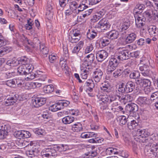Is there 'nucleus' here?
Listing matches in <instances>:
<instances>
[{"label":"nucleus","mask_w":158,"mask_h":158,"mask_svg":"<svg viewBox=\"0 0 158 158\" xmlns=\"http://www.w3.org/2000/svg\"><path fill=\"white\" fill-rule=\"evenodd\" d=\"M117 120L118 121H119L120 125L122 126L125 124L127 121V117L124 115L119 116L117 118Z\"/></svg>","instance_id":"37"},{"label":"nucleus","mask_w":158,"mask_h":158,"mask_svg":"<svg viewBox=\"0 0 158 158\" xmlns=\"http://www.w3.org/2000/svg\"><path fill=\"white\" fill-rule=\"evenodd\" d=\"M157 99H158V91L154 92L151 94L150 100L151 103L152 101L156 102Z\"/></svg>","instance_id":"47"},{"label":"nucleus","mask_w":158,"mask_h":158,"mask_svg":"<svg viewBox=\"0 0 158 158\" xmlns=\"http://www.w3.org/2000/svg\"><path fill=\"white\" fill-rule=\"evenodd\" d=\"M148 31L149 35L152 36H155L158 35V28L155 26H150Z\"/></svg>","instance_id":"18"},{"label":"nucleus","mask_w":158,"mask_h":158,"mask_svg":"<svg viewBox=\"0 0 158 158\" xmlns=\"http://www.w3.org/2000/svg\"><path fill=\"white\" fill-rule=\"evenodd\" d=\"M94 47L92 44H89L85 49V54L91 52L93 49Z\"/></svg>","instance_id":"57"},{"label":"nucleus","mask_w":158,"mask_h":158,"mask_svg":"<svg viewBox=\"0 0 158 158\" xmlns=\"http://www.w3.org/2000/svg\"><path fill=\"white\" fill-rule=\"evenodd\" d=\"M6 85L10 87H15V79L8 80L6 82Z\"/></svg>","instance_id":"48"},{"label":"nucleus","mask_w":158,"mask_h":158,"mask_svg":"<svg viewBox=\"0 0 158 158\" xmlns=\"http://www.w3.org/2000/svg\"><path fill=\"white\" fill-rule=\"evenodd\" d=\"M109 102L110 103L116 101L117 100L118 101H121V96L119 94H117L114 95H111L109 96Z\"/></svg>","instance_id":"36"},{"label":"nucleus","mask_w":158,"mask_h":158,"mask_svg":"<svg viewBox=\"0 0 158 158\" xmlns=\"http://www.w3.org/2000/svg\"><path fill=\"white\" fill-rule=\"evenodd\" d=\"M134 17L135 19V20L142 21V22H145L146 19L144 16L143 15L141 14L138 12H136L134 14Z\"/></svg>","instance_id":"31"},{"label":"nucleus","mask_w":158,"mask_h":158,"mask_svg":"<svg viewBox=\"0 0 158 158\" xmlns=\"http://www.w3.org/2000/svg\"><path fill=\"white\" fill-rule=\"evenodd\" d=\"M86 66H83L82 65L81 66V76L83 79H86L88 75L90 73L92 68Z\"/></svg>","instance_id":"10"},{"label":"nucleus","mask_w":158,"mask_h":158,"mask_svg":"<svg viewBox=\"0 0 158 158\" xmlns=\"http://www.w3.org/2000/svg\"><path fill=\"white\" fill-rule=\"evenodd\" d=\"M7 126L4 125L1 127L0 129V139H3L6 137L8 132Z\"/></svg>","instance_id":"17"},{"label":"nucleus","mask_w":158,"mask_h":158,"mask_svg":"<svg viewBox=\"0 0 158 158\" xmlns=\"http://www.w3.org/2000/svg\"><path fill=\"white\" fill-rule=\"evenodd\" d=\"M102 10L97 12L95 13V15L93 16V18L95 21H98L104 15L105 13L103 10Z\"/></svg>","instance_id":"30"},{"label":"nucleus","mask_w":158,"mask_h":158,"mask_svg":"<svg viewBox=\"0 0 158 158\" xmlns=\"http://www.w3.org/2000/svg\"><path fill=\"white\" fill-rule=\"evenodd\" d=\"M54 90V87L52 85H49L44 86L43 88V91L45 93L49 94L52 92Z\"/></svg>","instance_id":"32"},{"label":"nucleus","mask_w":158,"mask_h":158,"mask_svg":"<svg viewBox=\"0 0 158 158\" xmlns=\"http://www.w3.org/2000/svg\"><path fill=\"white\" fill-rule=\"evenodd\" d=\"M156 136L155 134L152 135L147 139V140L149 142L150 148L148 151V152H151L154 156V153L158 151V141L156 142Z\"/></svg>","instance_id":"3"},{"label":"nucleus","mask_w":158,"mask_h":158,"mask_svg":"<svg viewBox=\"0 0 158 158\" xmlns=\"http://www.w3.org/2000/svg\"><path fill=\"white\" fill-rule=\"evenodd\" d=\"M36 80L44 81L47 79V76L44 74H39L36 73Z\"/></svg>","instance_id":"44"},{"label":"nucleus","mask_w":158,"mask_h":158,"mask_svg":"<svg viewBox=\"0 0 158 158\" xmlns=\"http://www.w3.org/2000/svg\"><path fill=\"white\" fill-rule=\"evenodd\" d=\"M116 55L120 61L127 60L130 57V52L127 50H119L118 55Z\"/></svg>","instance_id":"7"},{"label":"nucleus","mask_w":158,"mask_h":158,"mask_svg":"<svg viewBox=\"0 0 158 158\" xmlns=\"http://www.w3.org/2000/svg\"><path fill=\"white\" fill-rule=\"evenodd\" d=\"M95 59L94 54L91 53L85 57L84 61L81 65L83 66H86L92 68L91 64Z\"/></svg>","instance_id":"6"},{"label":"nucleus","mask_w":158,"mask_h":158,"mask_svg":"<svg viewBox=\"0 0 158 158\" xmlns=\"http://www.w3.org/2000/svg\"><path fill=\"white\" fill-rule=\"evenodd\" d=\"M98 41L99 46L101 48L105 47L110 43L109 40L103 38L100 39Z\"/></svg>","instance_id":"28"},{"label":"nucleus","mask_w":158,"mask_h":158,"mask_svg":"<svg viewBox=\"0 0 158 158\" xmlns=\"http://www.w3.org/2000/svg\"><path fill=\"white\" fill-rule=\"evenodd\" d=\"M74 118L71 116H67L63 118L62 119L63 123L65 124H70L74 120Z\"/></svg>","instance_id":"26"},{"label":"nucleus","mask_w":158,"mask_h":158,"mask_svg":"<svg viewBox=\"0 0 158 158\" xmlns=\"http://www.w3.org/2000/svg\"><path fill=\"white\" fill-rule=\"evenodd\" d=\"M29 59L25 56L21 57L19 61V63L22 65H27L29 63Z\"/></svg>","instance_id":"41"},{"label":"nucleus","mask_w":158,"mask_h":158,"mask_svg":"<svg viewBox=\"0 0 158 158\" xmlns=\"http://www.w3.org/2000/svg\"><path fill=\"white\" fill-rule=\"evenodd\" d=\"M15 86L16 85L18 86H20L23 85L24 83V81L22 79L20 78H16L15 79Z\"/></svg>","instance_id":"46"},{"label":"nucleus","mask_w":158,"mask_h":158,"mask_svg":"<svg viewBox=\"0 0 158 158\" xmlns=\"http://www.w3.org/2000/svg\"><path fill=\"white\" fill-rule=\"evenodd\" d=\"M81 49L78 47L75 46L74 47L72 50V53L73 54L77 55L78 56H81L82 54V53L80 51Z\"/></svg>","instance_id":"42"},{"label":"nucleus","mask_w":158,"mask_h":158,"mask_svg":"<svg viewBox=\"0 0 158 158\" xmlns=\"http://www.w3.org/2000/svg\"><path fill=\"white\" fill-rule=\"evenodd\" d=\"M57 106L59 110L63 109L64 107H67L69 104L70 102L69 101L63 100L59 101L56 103Z\"/></svg>","instance_id":"22"},{"label":"nucleus","mask_w":158,"mask_h":158,"mask_svg":"<svg viewBox=\"0 0 158 158\" xmlns=\"http://www.w3.org/2000/svg\"><path fill=\"white\" fill-rule=\"evenodd\" d=\"M25 65H21L15 71L20 75H25L27 73Z\"/></svg>","instance_id":"29"},{"label":"nucleus","mask_w":158,"mask_h":158,"mask_svg":"<svg viewBox=\"0 0 158 158\" xmlns=\"http://www.w3.org/2000/svg\"><path fill=\"white\" fill-rule=\"evenodd\" d=\"M46 99L44 98H37L32 100L33 105L35 107L40 106L46 103Z\"/></svg>","instance_id":"9"},{"label":"nucleus","mask_w":158,"mask_h":158,"mask_svg":"<svg viewBox=\"0 0 158 158\" xmlns=\"http://www.w3.org/2000/svg\"><path fill=\"white\" fill-rule=\"evenodd\" d=\"M110 27V25L108 21L105 18L101 19L99 22L95 26L94 28L102 30H106Z\"/></svg>","instance_id":"5"},{"label":"nucleus","mask_w":158,"mask_h":158,"mask_svg":"<svg viewBox=\"0 0 158 158\" xmlns=\"http://www.w3.org/2000/svg\"><path fill=\"white\" fill-rule=\"evenodd\" d=\"M64 144H61L60 146L55 147L53 146H49L47 148H44L41 152L42 158H49L52 156L55 157L57 155V150L58 148H60L61 150L64 151L66 149L64 148Z\"/></svg>","instance_id":"1"},{"label":"nucleus","mask_w":158,"mask_h":158,"mask_svg":"<svg viewBox=\"0 0 158 158\" xmlns=\"http://www.w3.org/2000/svg\"><path fill=\"white\" fill-rule=\"evenodd\" d=\"M53 6H52L51 4H48L46 8L47 10L46 14H48L51 16H52L53 15Z\"/></svg>","instance_id":"39"},{"label":"nucleus","mask_w":158,"mask_h":158,"mask_svg":"<svg viewBox=\"0 0 158 158\" xmlns=\"http://www.w3.org/2000/svg\"><path fill=\"white\" fill-rule=\"evenodd\" d=\"M23 130L17 131L15 133L16 137L19 139L23 138Z\"/></svg>","instance_id":"64"},{"label":"nucleus","mask_w":158,"mask_h":158,"mask_svg":"<svg viewBox=\"0 0 158 158\" xmlns=\"http://www.w3.org/2000/svg\"><path fill=\"white\" fill-rule=\"evenodd\" d=\"M138 125V122H136L135 120H133L130 123H127V127L130 130H132L135 128Z\"/></svg>","instance_id":"38"},{"label":"nucleus","mask_w":158,"mask_h":158,"mask_svg":"<svg viewBox=\"0 0 158 158\" xmlns=\"http://www.w3.org/2000/svg\"><path fill=\"white\" fill-rule=\"evenodd\" d=\"M134 99L132 95L127 94L123 96L121 98V101L122 102L126 104L128 102H132Z\"/></svg>","instance_id":"20"},{"label":"nucleus","mask_w":158,"mask_h":158,"mask_svg":"<svg viewBox=\"0 0 158 158\" xmlns=\"http://www.w3.org/2000/svg\"><path fill=\"white\" fill-rule=\"evenodd\" d=\"M36 73H34L31 72L27 73L25 75V80L27 81H30L36 78Z\"/></svg>","instance_id":"33"},{"label":"nucleus","mask_w":158,"mask_h":158,"mask_svg":"<svg viewBox=\"0 0 158 158\" xmlns=\"http://www.w3.org/2000/svg\"><path fill=\"white\" fill-rule=\"evenodd\" d=\"M18 95L16 94H14L11 95L7 96L5 103L7 106L11 105L16 102L17 100Z\"/></svg>","instance_id":"11"},{"label":"nucleus","mask_w":158,"mask_h":158,"mask_svg":"<svg viewBox=\"0 0 158 158\" xmlns=\"http://www.w3.org/2000/svg\"><path fill=\"white\" fill-rule=\"evenodd\" d=\"M58 57L54 54H52L49 56V60L51 63H53L57 59Z\"/></svg>","instance_id":"55"},{"label":"nucleus","mask_w":158,"mask_h":158,"mask_svg":"<svg viewBox=\"0 0 158 158\" xmlns=\"http://www.w3.org/2000/svg\"><path fill=\"white\" fill-rule=\"evenodd\" d=\"M68 38L69 41L73 43L78 42L80 39V38L71 35V33H69Z\"/></svg>","instance_id":"35"},{"label":"nucleus","mask_w":158,"mask_h":158,"mask_svg":"<svg viewBox=\"0 0 158 158\" xmlns=\"http://www.w3.org/2000/svg\"><path fill=\"white\" fill-rule=\"evenodd\" d=\"M119 35L118 32L115 30H111L106 33L108 38L111 40L117 39Z\"/></svg>","instance_id":"15"},{"label":"nucleus","mask_w":158,"mask_h":158,"mask_svg":"<svg viewBox=\"0 0 158 158\" xmlns=\"http://www.w3.org/2000/svg\"><path fill=\"white\" fill-rule=\"evenodd\" d=\"M136 37V35L134 33L128 34L126 39V42L128 44L132 43L135 40Z\"/></svg>","instance_id":"24"},{"label":"nucleus","mask_w":158,"mask_h":158,"mask_svg":"<svg viewBox=\"0 0 158 158\" xmlns=\"http://www.w3.org/2000/svg\"><path fill=\"white\" fill-rule=\"evenodd\" d=\"M38 152V149L36 147H33L31 149L26 152V154L28 157L32 158L37 155Z\"/></svg>","instance_id":"19"},{"label":"nucleus","mask_w":158,"mask_h":158,"mask_svg":"<svg viewBox=\"0 0 158 158\" xmlns=\"http://www.w3.org/2000/svg\"><path fill=\"white\" fill-rule=\"evenodd\" d=\"M49 110L52 112H55L59 110L56 103L50 106Z\"/></svg>","instance_id":"62"},{"label":"nucleus","mask_w":158,"mask_h":158,"mask_svg":"<svg viewBox=\"0 0 158 158\" xmlns=\"http://www.w3.org/2000/svg\"><path fill=\"white\" fill-rule=\"evenodd\" d=\"M40 48L41 52L44 55V56L46 57L49 52L48 48L46 47L44 44H42L40 45Z\"/></svg>","instance_id":"27"},{"label":"nucleus","mask_w":158,"mask_h":158,"mask_svg":"<svg viewBox=\"0 0 158 158\" xmlns=\"http://www.w3.org/2000/svg\"><path fill=\"white\" fill-rule=\"evenodd\" d=\"M135 82L137 85H139L140 87H150L151 84L150 80L147 79H139L135 80Z\"/></svg>","instance_id":"14"},{"label":"nucleus","mask_w":158,"mask_h":158,"mask_svg":"<svg viewBox=\"0 0 158 158\" xmlns=\"http://www.w3.org/2000/svg\"><path fill=\"white\" fill-rule=\"evenodd\" d=\"M130 26V23L129 22H125L123 23L121 26V28L122 31H125Z\"/></svg>","instance_id":"49"},{"label":"nucleus","mask_w":158,"mask_h":158,"mask_svg":"<svg viewBox=\"0 0 158 158\" xmlns=\"http://www.w3.org/2000/svg\"><path fill=\"white\" fill-rule=\"evenodd\" d=\"M30 85L32 86V88H35L40 87L41 86L42 83L40 82H31L30 84Z\"/></svg>","instance_id":"60"},{"label":"nucleus","mask_w":158,"mask_h":158,"mask_svg":"<svg viewBox=\"0 0 158 158\" xmlns=\"http://www.w3.org/2000/svg\"><path fill=\"white\" fill-rule=\"evenodd\" d=\"M135 23L136 27L138 28H142L145 24V22H142L139 20H135Z\"/></svg>","instance_id":"52"},{"label":"nucleus","mask_w":158,"mask_h":158,"mask_svg":"<svg viewBox=\"0 0 158 158\" xmlns=\"http://www.w3.org/2000/svg\"><path fill=\"white\" fill-rule=\"evenodd\" d=\"M138 109L137 105L135 103L128 104L126 106L127 111L131 113H134L136 112L138 110Z\"/></svg>","instance_id":"16"},{"label":"nucleus","mask_w":158,"mask_h":158,"mask_svg":"<svg viewBox=\"0 0 158 158\" xmlns=\"http://www.w3.org/2000/svg\"><path fill=\"white\" fill-rule=\"evenodd\" d=\"M71 129L74 132L81 131L83 130L82 125L80 123H77L72 126Z\"/></svg>","instance_id":"23"},{"label":"nucleus","mask_w":158,"mask_h":158,"mask_svg":"<svg viewBox=\"0 0 158 158\" xmlns=\"http://www.w3.org/2000/svg\"><path fill=\"white\" fill-rule=\"evenodd\" d=\"M100 88L102 90L108 92L109 91L110 86L109 83L107 82H104L102 84Z\"/></svg>","instance_id":"34"},{"label":"nucleus","mask_w":158,"mask_h":158,"mask_svg":"<svg viewBox=\"0 0 158 158\" xmlns=\"http://www.w3.org/2000/svg\"><path fill=\"white\" fill-rule=\"evenodd\" d=\"M137 132L142 138L146 137L149 136H149L150 137L153 134H151L150 133L148 132V130L145 129L138 130L137 131Z\"/></svg>","instance_id":"25"},{"label":"nucleus","mask_w":158,"mask_h":158,"mask_svg":"<svg viewBox=\"0 0 158 158\" xmlns=\"http://www.w3.org/2000/svg\"><path fill=\"white\" fill-rule=\"evenodd\" d=\"M122 73V71L121 69H117L114 71L113 73V76L115 78L118 77L120 76Z\"/></svg>","instance_id":"51"},{"label":"nucleus","mask_w":158,"mask_h":158,"mask_svg":"<svg viewBox=\"0 0 158 158\" xmlns=\"http://www.w3.org/2000/svg\"><path fill=\"white\" fill-rule=\"evenodd\" d=\"M124 86V84L122 83L119 85L118 90L122 93H129L132 92L135 89V84L134 82L131 81H128Z\"/></svg>","instance_id":"2"},{"label":"nucleus","mask_w":158,"mask_h":158,"mask_svg":"<svg viewBox=\"0 0 158 158\" xmlns=\"http://www.w3.org/2000/svg\"><path fill=\"white\" fill-rule=\"evenodd\" d=\"M78 4L75 1H73L70 2L69 5L70 9L73 11V10H76L78 7Z\"/></svg>","instance_id":"45"},{"label":"nucleus","mask_w":158,"mask_h":158,"mask_svg":"<svg viewBox=\"0 0 158 158\" xmlns=\"http://www.w3.org/2000/svg\"><path fill=\"white\" fill-rule=\"evenodd\" d=\"M6 64L10 66H15L17 65V63L14 59H11L8 60L6 62Z\"/></svg>","instance_id":"56"},{"label":"nucleus","mask_w":158,"mask_h":158,"mask_svg":"<svg viewBox=\"0 0 158 158\" xmlns=\"http://www.w3.org/2000/svg\"><path fill=\"white\" fill-rule=\"evenodd\" d=\"M108 53L105 50L98 51L96 54V58L99 62H102L108 56Z\"/></svg>","instance_id":"12"},{"label":"nucleus","mask_w":158,"mask_h":158,"mask_svg":"<svg viewBox=\"0 0 158 158\" xmlns=\"http://www.w3.org/2000/svg\"><path fill=\"white\" fill-rule=\"evenodd\" d=\"M137 103L141 106L143 107L151 104L150 99L144 97H139L137 100Z\"/></svg>","instance_id":"13"},{"label":"nucleus","mask_w":158,"mask_h":158,"mask_svg":"<svg viewBox=\"0 0 158 158\" xmlns=\"http://www.w3.org/2000/svg\"><path fill=\"white\" fill-rule=\"evenodd\" d=\"M89 31L87 33V37L89 40H91L97 36V33L93 30H92L91 31Z\"/></svg>","instance_id":"40"},{"label":"nucleus","mask_w":158,"mask_h":158,"mask_svg":"<svg viewBox=\"0 0 158 158\" xmlns=\"http://www.w3.org/2000/svg\"><path fill=\"white\" fill-rule=\"evenodd\" d=\"M140 76V73L138 71H136L134 72L131 73L130 74V77L131 79H139Z\"/></svg>","instance_id":"43"},{"label":"nucleus","mask_w":158,"mask_h":158,"mask_svg":"<svg viewBox=\"0 0 158 158\" xmlns=\"http://www.w3.org/2000/svg\"><path fill=\"white\" fill-rule=\"evenodd\" d=\"M15 70H11L9 71H8L6 73V76L8 78H10L12 77H14L16 75Z\"/></svg>","instance_id":"54"},{"label":"nucleus","mask_w":158,"mask_h":158,"mask_svg":"<svg viewBox=\"0 0 158 158\" xmlns=\"http://www.w3.org/2000/svg\"><path fill=\"white\" fill-rule=\"evenodd\" d=\"M85 86L88 87H94V84L92 80H89L85 83Z\"/></svg>","instance_id":"59"},{"label":"nucleus","mask_w":158,"mask_h":158,"mask_svg":"<svg viewBox=\"0 0 158 158\" xmlns=\"http://www.w3.org/2000/svg\"><path fill=\"white\" fill-rule=\"evenodd\" d=\"M93 9H89L88 10L85 11V12L83 13L82 14V17L85 18L89 15L93 11Z\"/></svg>","instance_id":"63"},{"label":"nucleus","mask_w":158,"mask_h":158,"mask_svg":"<svg viewBox=\"0 0 158 158\" xmlns=\"http://www.w3.org/2000/svg\"><path fill=\"white\" fill-rule=\"evenodd\" d=\"M88 6L83 3H81L78 5V7L79 9L78 10V13L80 11H83L86 9L88 8Z\"/></svg>","instance_id":"50"},{"label":"nucleus","mask_w":158,"mask_h":158,"mask_svg":"<svg viewBox=\"0 0 158 158\" xmlns=\"http://www.w3.org/2000/svg\"><path fill=\"white\" fill-rule=\"evenodd\" d=\"M143 15L146 19L148 20H150L154 16V15H155V13H154L153 10L151 9L147 10L145 11Z\"/></svg>","instance_id":"21"},{"label":"nucleus","mask_w":158,"mask_h":158,"mask_svg":"<svg viewBox=\"0 0 158 158\" xmlns=\"http://www.w3.org/2000/svg\"><path fill=\"white\" fill-rule=\"evenodd\" d=\"M120 61L117 57V55L112 56L110 59L107 67V72L109 74L112 72L118 66Z\"/></svg>","instance_id":"4"},{"label":"nucleus","mask_w":158,"mask_h":158,"mask_svg":"<svg viewBox=\"0 0 158 158\" xmlns=\"http://www.w3.org/2000/svg\"><path fill=\"white\" fill-rule=\"evenodd\" d=\"M103 74V73L101 69H96L94 72L92 77L95 81L98 83L101 80Z\"/></svg>","instance_id":"8"},{"label":"nucleus","mask_w":158,"mask_h":158,"mask_svg":"<svg viewBox=\"0 0 158 158\" xmlns=\"http://www.w3.org/2000/svg\"><path fill=\"white\" fill-rule=\"evenodd\" d=\"M32 43L33 44V47H38V46L40 44H41L40 43L39 40L37 37H34Z\"/></svg>","instance_id":"53"},{"label":"nucleus","mask_w":158,"mask_h":158,"mask_svg":"<svg viewBox=\"0 0 158 158\" xmlns=\"http://www.w3.org/2000/svg\"><path fill=\"white\" fill-rule=\"evenodd\" d=\"M35 133L38 135L43 136L45 134V131L42 129H36Z\"/></svg>","instance_id":"61"},{"label":"nucleus","mask_w":158,"mask_h":158,"mask_svg":"<svg viewBox=\"0 0 158 158\" xmlns=\"http://www.w3.org/2000/svg\"><path fill=\"white\" fill-rule=\"evenodd\" d=\"M25 65L26 67V69L27 73L32 72L34 68L33 66L31 64L28 63Z\"/></svg>","instance_id":"58"}]
</instances>
